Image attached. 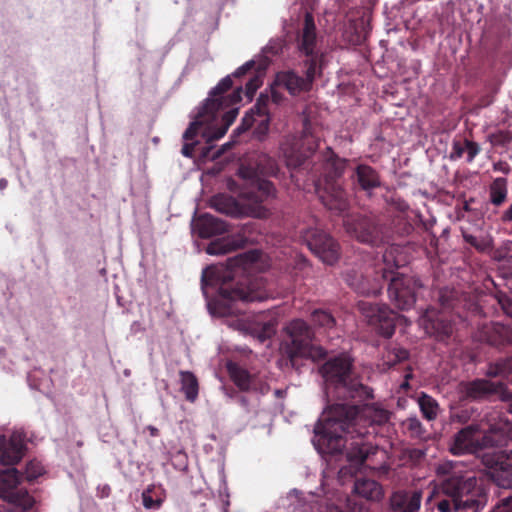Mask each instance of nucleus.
Listing matches in <instances>:
<instances>
[{"label": "nucleus", "mask_w": 512, "mask_h": 512, "mask_svg": "<svg viewBox=\"0 0 512 512\" xmlns=\"http://www.w3.org/2000/svg\"><path fill=\"white\" fill-rule=\"evenodd\" d=\"M319 371L326 384V394L333 401L315 427L319 442L326 446L327 452L336 454L346 447L350 437L353 441L347 448V460L362 465L377 453V445L369 438L389 421L390 413L368 404L374 398L373 390L360 381L347 354L330 358Z\"/></svg>", "instance_id": "nucleus-1"}, {"label": "nucleus", "mask_w": 512, "mask_h": 512, "mask_svg": "<svg viewBox=\"0 0 512 512\" xmlns=\"http://www.w3.org/2000/svg\"><path fill=\"white\" fill-rule=\"evenodd\" d=\"M319 143V138L305 129L300 137L289 135L283 139L281 155L290 171L305 172L327 209L344 212L348 208V200L339 179L345 172L347 160L327 147L317 156L318 161H314Z\"/></svg>", "instance_id": "nucleus-2"}, {"label": "nucleus", "mask_w": 512, "mask_h": 512, "mask_svg": "<svg viewBox=\"0 0 512 512\" xmlns=\"http://www.w3.org/2000/svg\"><path fill=\"white\" fill-rule=\"evenodd\" d=\"M238 176L243 180L238 194L239 200L220 193L211 198L210 206L219 213L234 218H268L270 210L264 203L276 198L274 184L261 178L254 168L245 165L239 167Z\"/></svg>", "instance_id": "nucleus-3"}, {"label": "nucleus", "mask_w": 512, "mask_h": 512, "mask_svg": "<svg viewBox=\"0 0 512 512\" xmlns=\"http://www.w3.org/2000/svg\"><path fill=\"white\" fill-rule=\"evenodd\" d=\"M397 247H389L383 253V267L381 272L383 282H388V295L394 305L400 310H409L416 302L417 291L422 287L420 280L395 272V269L404 265V260L396 256Z\"/></svg>", "instance_id": "nucleus-4"}, {"label": "nucleus", "mask_w": 512, "mask_h": 512, "mask_svg": "<svg viewBox=\"0 0 512 512\" xmlns=\"http://www.w3.org/2000/svg\"><path fill=\"white\" fill-rule=\"evenodd\" d=\"M233 279L231 270L207 267L202 273V286H214L220 284L218 304L223 308V314L241 313L242 309L238 303L258 302L264 299L263 295L254 291L243 283H237L235 286L229 284Z\"/></svg>", "instance_id": "nucleus-5"}, {"label": "nucleus", "mask_w": 512, "mask_h": 512, "mask_svg": "<svg viewBox=\"0 0 512 512\" xmlns=\"http://www.w3.org/2000/svg\"><path fill=\"white\" fill-rule=\"evenodd\" d=\"M285 331L290 340L286 347V354L292 366L296 365L298 358L317 361L326 357V350L313 343L314 331L304 320L294 319L290 321Z\"/></svg>", "instance_id": "nucleus-6"}, {"label": "nucleus", "mask_w": 512, "mask_h": 512, "mask_svg": "<svg viewBox=\"0 0 512 512\" xmlns=\"http://www.w3.org/2000/svg\"><path fill=\"white\" fill-rule=\"evenodd\" d=\"M304 76L299 75L294 69L282 70L276 73L274 85L285 89L291 96H298L312 89L316 74L322 73V67L318 66L316 58H307L303 61Z\"/></svg>", "instance_id": "nucleus-7"}, {"label": "nucleus", "mask_w": 512, "mask_h": 512, "mask_svg": "<svg viewBox=\"0 0 512 512\" xmlns=\"http://www.w3.org/2000/svg\"><path fill=\"white\" fill-rule=\"evenodd\" d=\"M484 433L483 444L494 445L495 442L487 435H500L501 430L497 427H490L487 433L480 424H470L460 431H458L450 445V452L454 455H462L467 453H474L481 445L479 443L478 435Z\"/></svg>", "instance_id": "nucleus-8"}, {"label": "nucleus", "mask_w": 512, "mask_h": 512, "mask_svg": "<svg viewBox=\"0 0 512 512\" xmlns=\"http://www.w3.org/2000/svg\"><path fill=\"white\" fill-rule=\"evenodd\" d=\"M303 241L319 259L328 264H335L340 256L338 243L324 231L318 228H308L301 231Z\"/></svg>", "instance_id": "nucleus-9"}, {"label": "nucleus", "mask_w": 512, "mask_h": 512, "mask_svg": "<svg viewBox=\"0 0 512 512\" xmlns=\"http://www.w3.org/2000/svg\"><path fill=\"white\" fill-rule=\"evenodd\" d=\"M303 241L319 259L328 264H335L340 256L338 243L324 231L318 228H308L301 231Z\"/></svg>", "instance_id": "nucleus-10"}, {"label": "nucleus", "mask_w": 512, "mask_h": 512, "mask_svg": "<svg viewBox=\"0 0 512 512\" xmlns=\"http://www.w3.org/2000/svg\"><path fill=\"white\" fill-rule=\"evenodd\" d=\"M358 308L367 320L383 337L390 338L395 332L398 314L386 305L360 301Z\"/></svg>", "instance_id": "nucleus-11"}, {"label": "nucleus", "mask_w": 512, "mask_h": 512, "mask_svg": "<svg viewBox=\"0 0 512 512\" xmlns=\"http://www.w3.org/2000/svg\"><path fill=\"white\" fill-rule=\"evenodd\" d=\"M344 226L347 233L359 242L374 246L383 240L382 229L373 217L349 215L344 220Z\"/></svg>", "instance_id": "nucleus-12"}, {"label": "nucleus", "mask_w": 512, "mask_h": 512, "mask_svg": "<svg viewBox=\"0 0 512 512\" xmlns=\"http://www.w3.org/2000/svg\"><path fill=\"white\" fill-rule=\"evenodd\" d=\"M233 81L231 76L224 77L209 93V98L203 106V115L215 116L217 112L242 100V88L238 87L228 97L224 96L231 89Z\"/></svg>", "instance_id": "nucleus-13"}, {"label": "nucleus", "mask_w": 512, "mask_h": 512, "mask_svg": "<svg viewBox=\"0 0 512 512\" xmlns=\"http://www.w3.org/2000/svg\"><path fill=\"white\" fill-rule=\"evenodd\" d=\"M21 475L15 468L0 471V497L10 503L31 506V498L25 489L19 488Z\"/></svg>", "instance_id": "nucleus-14"}, {"label": "nucleus", "mask_w": 512, "mask_h": 512, "mask_svg": "<svg viewBox=\"0 0 512 512\" xmlns=\"http://www.w3.org/2000/svg\"><path fill=\"white\" fill-rule=\"evenodd\" d=\"M275 115L266 109H256V103L245 113L241 124L234 130V134H240L253 128L254 137L263 141L270 130V122Z\"/></svg>", "instance_id": "nucleus-15"}, {"label": "nucleus", "mask_w": 512, "mask_h": 512, "mask_svg": "<svg viewBox=\"0 0 512 512\" xmlns=\"http://www.w3.org/2000/svg\"><path fill=\"white\" fill-rule=\"evenodd\" d=\"M381 267H383V260L376 264L372 280L356 270L347 271L345 282L359 294L376 296L382 289L381 272L377 273V270L379 271Z\"/></svg>", "instance_id": "nucleus-16"}, {"label": "nucleus", "mask_w": 512, "mask_h": 512, "mask_svg": "<svg viewBox=\"0 0 512 512\" xmlns=\"http://www.w3.org/2000/svg\"><path fill=\"white\" fill-rule=\"evenodd\" d=\"M420 325L427 334L441 341L449 338L453 331L452 323L446 313L434 308H429L424 312L420 318Z\"/></svg>", "instance_id": "nucleus-17"}, {"label": "nucleus", "mask_w": 512, "mask_h": 512, "mask_svg": "<svg viewBox=\"0 0 512 512\" xmlns=\"http://www.w3.org/2000/svg\"><path fill=\"white\" fill-rule=\"evenodd\" d=\"M479 340L491 346H512V325L502 323L485 324L479 331Z\"/></svg>", "instance_id": "nucleus-18"}, {"label": "nucleus", "mask_w": 512, "mask_h": 512, "mask_svg": "<svg viewBox=\"0 0 512 512\" xmlns=\"http://www.w3.org/2000/svg\"><path fill=\"white\" fill-rule=\"evenodd\" d=\"M317 34L314 18L311 14L307 13L304 18L303 28L297 37V48L308 58L318 57L314 55V49L316 47ZM318 66H321L318 63Z\"/></svg>", "instance_id": "nucleus-19"}, {"label": "nucleus", "mask_w": 512, "mask_h": 512, "mask_svg": "<svg viewBox=\"0 0 512 512\" xmlns=\"http://www.w3.org/2000/svg\"><path fill=\"white\" fill-rule=\"evenodd\" d=\"M421 499L419 491H396L390 497V509L392 512H418Z\"/></svg>", "instance_id": "nucleus-20"}, {"label": "nucleus", "mask_w": 512, "mask_h": 512, "mask_svg": "<svg viewBox=\"0 0 512 512\" xmlns=\"http://www.w3.org/2000/svg\"><path fill=\"white\" fill-rule=\"evenodd\" d=\"M503 388L501 382H492L487 379H475L463 385L465 396L472 400H480L499 393Z\"/></svg>", "instance_id": "nucleus-21"}, {"label": "nucleus", "mask_w": 512, "mask_h": 512, "mask_svg": "<svg viewBox=\"0 0 512 512\" xmlns=\"http://www.w3.org/2000/svg\"><path fill=\"white\" fill-rule=\"evenodd\" d=\"M196 228L200 238L207 239L228 231V224L211 214L204 213L196 221Z\"/></svg>", "instance_id": "nucleus-22"}, {"label": "nucleus", "mask_w": 512, "mask_h": 512, "mask_svg": "<svg viewBox=\"0 0 512 512\" xmlns=\"http://www.w3.org/2000/svg\"><path fill=\"white\" fill-rule=\"evenodd\" d=\"M227 372L232 382L243 392L256 391L258 389L257 378L248 370L235 362H228Z\"/></svg>", "instance_id": "nucleus-23"}, {"label": "nucleus", "mask_w": 512, "mask_h": 512, "mask_svg": "<svg viewBox=\"0 0 512 512\" xmlns=\"http://www.w3.org/2000/svg\"><path fill=\"white\" fill-rule=\"evenodd\" d=\"M25 445L22 440L16 436H12L9 441L0 440V462L3 465H15L23 457Z\"/></svg>", "instance_id": "nucleus-24"}, {"label": "nucleus", "mask_w": 512, "mask_h": 512, "mask_svg": "<svg viewBox=\"0 0 512 512\" xmlns=\"http://www.w3.org/2000/svg\"><path fill=\"white\" fill-rule=\"evenodd\" d=\"M355 178L362 190L369 191L380 187V175L373 167L359 164L355 168Z\"/></svg>", "instance_id": "nucleus-25"}, {"label": "nucleus", "mask_w": 512, "mask_h": 512, "mask_svg": "<svg viewBox=\"0 0 512 512\" xmlns=\"http://www.w3.org/2000/svg\"><path fill=\"white\" fill-rule=\"evenodd\" d=\"M491 478L501 488H512V461L507 456L492 468Z\"/></svg>", "instance_id": "nucleus-26"}, {"label": "nucleus", "mask_w": 512, "mask_h": 512, "mask_svg": "<svg viewBox=\"0 0 512 512\" xmlns=\"http://www.w3.org/2000/svg\"><path fill=\"white\" fill-rule=\"evenodd\" d=\"M354 492L358 496L370 501H378L383 496L381 485L375 480L366 478H360L355 481Z\"/></svg>", "instance_id": "nucleus-27"}, {"label": "nucleus", "mask_w": 512, "mask_h": 512, "mask_svg": "<svg viewBox=\"0 0 512 512\" xmlns=\"http://www.w3.org/2000/svg\"><path fill=\"white\" fill-rule=\"evenodd\" d=\"M489 203L498 208L504 205L508 198V180L497 177L488 186Z\"/></svg>", "instance_id": "nucleus-28"}, {"label": "nucleus", "mask_w": 512, "mask_h": 512, "mask_svg": "<svg viewBox=\"0 0 512 512\" xmlns=\"http://www.w3.org/2000/svg\"><path fill=\"white\" fill-rule=\"evenodd\" d=\"M275 87L276 86L274 84L271 86L270 94L260 93L255 102L256 109H266L272 114L276 115L277 109L286 101V97L283 95V93L277 91Z\"/></svg>", "instance_id": "nucleus-29"}, {"label": "nucleus", "mask_w": 512, "mask_h": 512, "mask_svg": "<svg viewBox=\"0 0 512 512\" xmlns=\"http://www.w3.org/2000/svg\"><path fill=\"white\" fill-rule=\"evenodd\" d=\"M165 498L166 495L164 491L162 489H156L154 485H149L142 492V502L146 509H159Z\"/></svg>", "instance_id": "nucleus-30"}, {"label": "nucleus", "mask_w": 512, "mask_h": 512, "mask_svg": "<svg viewBox=\"0 0 512 512\" xmlns=\"http://www.w3.org/2000/svg\"><path fill=\"white\" fill-rule=\"evenodd\" d=\"M180 374L182 384L181 390L188 401L194 402L198 396V380L190 371H182Z\"/></svg>", "instance_id": "nucleus-31"}, {"label": "nucleus", "mask_w": 512, "mask_h": 512, "mask_svg": "<svg viewBox=\"0 0 512 512\" xmlns=\"http://www.w3.org/2000/svg\"><path fill=\"white\" fill-rule=\"evenodd\" d=\"M311 322L318 330L329 331L336 325L334 316L326 310L316 309L311 313Z\"/></svg>", "instance_id": "nucleus-32"}, {"label": "nucleus", "mask_w": 512, "mask_h": 512, "mask_svg": "<svg viewBox=\"0 0 512 512\" xmlns=\"http://www.w3.org/2000/svg\"><path fill=\"white\" fill-rule=\"evenodd\" d=\"M408 357V350L397 346H389L383 355V365L390 369L398 363L406 361Z\"/></svg>", "instance_id": "nucleus-33"}, {"label": "nucleus", "mask_w": 512, "mask_h": 512, "mask_svg": "<svg viewBox=\"0 0 512 512\" xmlns=\"http://www.w3.org/2000/svg\"><path fill=\"white\" fill-rule=\"evenodd\" d=\"M277 321L275 319L268 320L263 323H257L252 328V335L260 342H264L272 338L276 333Z\"/></svg>", "instance_id": "nucleus-34"}, {"label": "nucleus", "mask_w": 512, "mask_h": 512, "mask_svg": "<svg viewBox=\"0 0 512 512\" xmlns=\"http://www.w3.org/2000/svg\"><path fill=\"white\" fill-rule=\"evenodd\" d=\"M486 374L488 377H508L512 374V357L500 359L494 364H491Z\"/></svg>", "instance_id": "nucleus-35"}, {"label": "nucleus", "mask_w": 512, "mask_h": 512, "mask_svg": "<svg viewBox=\"0 0 512 512\" xmlns=\"http://www.w3.org/2000/svg\"><path fill=\"white\" fill-rule=\"evenodd\" d=\"M420 410L427 420L436 419L439 412V405L437 401L427 394H422L419 397Z\"/></svg>", "instance_id": "nucleus-36"}, {"label": "nucleus", "mask_w": 512, "mask_h": 512, "mask_svg": "<svg viewBox=\"0 0 512 512\" xmlns=\"http://www.w3.org/2000/svg\"><path fill=\"white\" fill-rule=\"evenodd\" d=\"M464 241L479 252H484L491 247V241L487 237H477L467 231H462Z\"/></svg>", "instance_id": "nucleus-37"}, {"label": "nucleus", "mask_w": 512, "mask_h": 512, "mask_svg": "<svg viewBox=\"0 0 512 512\" xmlns=\"http://www.w3.org/2000/svg\"><path fill=\"white\" fill-rule=\"evenodd\" d=\"M234 246L225 239H217L209 243L206 252L210 255H224L231 252Z\"/></svg>", "instance_id": "nucleus-38"}, {"label": "nucleus", "mask_w": 512, "mask_h": 512, "mask_svg": "<svg viewBox=\"0 0 512 512\" xmlns=\"http://www.w3.org/2000/svg\"><path fill=\"white\" fill-rule=\"evenodd\" d=\"M404 425L412 437L422 438L423 435L425 434V429L422 423L416 417L408 418L405 421Z\"/></svg>", "instance_id": "nucleus-39"}, {"label": "nucleus", "mask_w": 512, "mask_h": 512, "mask_svg": "<svg viewBox=\"0 0 512 512\" xmlns=\"http://www.w3.org/2000/svg\"><path fill=\"white\" fill-rule=\"evenodd\" d=\"M489 141L493 146H506L512 141V135L509 131H498L489 135Z\"/></svg>", "instance_id": "nucleus-40"}, {"label": "nucleus", "mask_w": 512, "mask_h": 512, "mask_svg": "<svg viewBox=\"0 0 512 512\" xmlns=\"http://www.w3.org/2000/svg\"><path fill=\"white\" fill-rule=\"evenodd\" d=\"M43 472H44V468L39 462L30 461L26 465L25 478L28 481H32V480L38 478L39 476H41L43 474Z\"/></svg>", "instance_id": "nucleus-41"}, {"label": "nucleus", "mask_w": 512, "mask_h": 512, "mask_svg": "<svg viewBox=\"0 0 512 512\" xmlns=\"http://www.w3.org/2000/svg\"><path fill=\"white\" fill-rule=\"evenodd\" d=\"M466 138L465 139H454L452 142V150L450 153V159L451 160H457L462 158L464 155L466 148Z\"/></svg>", "instance_id": "nucleus-42"}, {"label": "nucleus", "mask_w": 512, "mask_h": 512, "mask_svg": "<svg viewBox=\"0 0 512 512\" xmlns=\"http://www.w3.org/2000/svg\"><path fill=\"white\" fill-rule=\"evenodd\" d=\"M465 148H466L465 152L467 153V162L468 163L473 162L475 157L481 151L480 145L478 143L474 142V141L469 140V139L466 140Z\"/></svg>", "instance_id": "nucleus-43"}, {"label": "nucleus", "mask_w": 512, "mask_h": 512, "mask_svg": "<svg viewBox=\"0 0 512 512\" xmlns=\"http://www.w3.org/2000/svg\"><path fill=\"white\" fill-rule=\"evenodd\" d=\"M201 125L200 121L191 122L183 134V139L186 141L193 140L197 136Z\"/></svg>", "instance_id": "nucleus-44"}, {"label": "nucleus", "mask_w": 512, "mask_h": 512, "mask_svg": "<svg viewBox=\"0 0 512 512\" xmlns=\"http://www.w3.org/2000/svg\"><path fill=\"white\" fill-rule=\"evenodd\" d=\"M491 512H512V495L502 499Z\"/></svg>", "instance_id": "nucleus-45"}, {"label": "nucleus", "mask_w": 512, "mask_h": 512, "mask_svg": "<svg viewBox=\"0 0 512 512\" xmlns=\"http://www.w3.org/2000/svg\"><path fill=\"white\" fill-rule=\"evenodd\" d=\"M238 115V108H231L226 111L222 116V124L227 127H230L232 123L235 121Z\"/></svg>", "instance_id": "nucleus-46"}, {"label": "nucleus", "mask_w": 512, "mask_h": 512, "mask_svg": "<svg viewBox=\"0 0 512 512\" xmlns=\"http://www.w3.org/2000/svg\"><path fill=\"white\" fill-rule=\"evenodd\" d=\"M254 65H255L254 61L246 62L245 64H243L242 66H240L239 68H237L235 70V72L233 73V76L234 77L244 76L248 71H250L254 67Z\"/></svg>", "instance_id": "nucleus-47"}, {"label": "nucleus", "mask_w": 512, "mask_h": 512, "mask_svg": "<svg viewBox=\"0 0 512 512\" xmlns=\"http://www.w3.org/2000/svg\"><path fill=\"white\" fill-rule=\"evenodd\" d=\"M197 144H198V142L185 143L182 146V149H181L182 155L187 157V158H192L193 155H194V150H195V147H196Z\"/></svg>", "instance_id": "nucleus-48"}, {"label": "nucleus", "mask_w": 512, "mask_h": 512, "mask_svg": "<svg viewBox=\"0 0 512 512\" xmlns=\"http://www.w3.org/2000/svg\"><path fill=\"white\" fill-rule=\"evenodd\" d=\"M493 170L507 175L510 173L511 168L506 161H498L493 164Z\"/></svg>", "instance_id": "nucleus-49"}, {"label": "nucleus", "mask_w": 512, "mask_h": 512, "mask_svg": "<svg viewBox=\"0 0 512 512\" xmlns=\"http://www.w3.org/2000/svg\"><path fill=\"white\" fill-rule=\"evenodd\" d=\"M259 86V83H258V79L257 78H253V79H250L247 83H246V94L248 97H252L253 94L256 92L257 88Z\"/></svg>", "instance_id": "nucleus-50"}, {"label": "nucleus", "mask_w": 512, "mask_h": 512, "mask_svg": "<svg viewBox=\"0 0 512 512\" xmlns=\"http://www.w3.org/2000/svg\"><path fill=\"white\" fill-rule=\"evenodd\" d=\"M229 127L225 126L224 124H221L220 127L216 128L213 133L209 136V140H218L222 138Z\"/></svg>", "instance_id": "nucleus-51"}, {"label": "nucleus", "mask_w": 512, "mask_h": 512, "mask_svg": "<svg viewBox=\"0 0 512 512\" xmlns=\"http://www.w3.org/2000/svg\"><path fill=\"white\" fill-rule=\"evenodd\" d=\"M452 507L454 508L453 500L452 499H451V501H449V500H441L437 504V508H438V510L440 512H450Z\"/></svg>", "instance_id": "nucleus-52"}, {"label": "nucleus", "mask_w": 512, "mask_h": 512, "mask_svg": "<svg viewBox=\"0 0 512 512\" xmlns=\"http://www.w3.org/2000/svg\"><path fill=\"white\" fill-rule=\"evenodd\" d=\"M500 221L504 224L512 223V204L501 213Z\"/></svg>", "instance_id": "nucleus-53"}, {"label": "nucleus", "mask_w": 512, "mask_h": 512, "mask_svg": "<svg viewBox=\"0 0 512 512\" xmlns=\"http://www.w3.org/2000/svg\"><path fill=\"white\" fill-rule=\"evenodd\" d=\"M146 430L149 432V435L151 437H157L159 435V430L158 428H156L155 426L153 425H148L146 427Z\"/></svg>", "instance_id": "nucleus-54"}, {"label": "nucleus", "mask_w": 512, "mask_h": 512, "mask_svg": "<svg viewBox=\"0 0 512 512\" xmlns=\"http://www.w3.org/2000/svg\"><path fill=\"white\" fill-rule=\"evenodd\" d=\"M440 301H441V305L444 307V308H447V307H450L451 304L450 302L448 301V299L445 297V294L444 292L441 291L440 293Z\"/></svg>", "instance_id": "nucleus-55"}, {"label": "nucleus", "mask_w": 512, "mask_h": 512, "mask_svg": "<svg viewBox=\"0 0 512 512\" xmlns=\"http://www.w3.org/2000/svg\"><path fill=\"white\" fill-rule=\"evenodd\" d=\"M424 456V453L421 451V450H418V449H414L412 450L411 452V457H415V458H421Z\"/></svg>", "instance_id": "nucleus-56"}, {"label": "nucleus", "mask_w": 512, "mask_h": 512, "mask_svg": "<svg viewBox=\"0 0 512 512\" xmlns=\"http://www.w3.org/2000/svg\"><path fill=\"white\" fill-rule=\"evenodd\" d=\"M7 185H8V181L4 178H1L0 179V190L2 191L4 189H6Z\"/></svg>", "instance_id": "nucleus-57"}, {"label": "nucleus", "mask_w": 512, "mask_h": 512, "mask_svg": "<svg viewBox=\"0 0 512 512\" xmlns=\"http://www.w3.org/2000/svg\"><path fill=\"white\" fill-rule=\"evenodd\" d=\"M239 401H240V402H241V404H242L243 406H245V407L248 405V402H247V400H246V398H245L244 396H241V397H240V399H239Z\"/></svg>", "instance_id": "nucleus-58"}, {"label": "nucleus", "mask_w": 512, "mask_h": 512, "mask_svg": "<svg viewBox=\"0 0 512 512\" xmlns=\"http://www.w3.org/2000/svg\"><path fill=\"white\" fill-rule=\"evenodd\" d=\"M245 257L246 258H250L251 261H254V253H251V254H245Z\"/></svg>", "instance_id": "nucleus-59"}, {"label": "nucleus", "mask_w": 512, "mask_h": 512, "mask_svg": "<svg viewBox=\"0 0 512 512\" xmlns=\"http://www.w3.org/2000/svg\"><path fill=\"white\" fill-rule=\"evenodd\" d=\"M270 162V165H271V172L274 173V166H275V163L271 160H269Z\"/></svg>", "instance_id": "nucleus-60"}, {"label": "nucleus", "mask_w": 512, "mask_h": 512, "mask_svg": "<svg viewBox=\"0 0 512 512\" xmlns=\"http://www.w3.org/2000/svg\"><path fill=\"white\" fill-rule=\"evenodd\" d=\"M507 457L512 461V451L507 454Z\"/></svg>", "instance_id": "nucleus-61"}, {"label": "nucleus", "mask_w": 512, "mask_h": 512, "mask_svg": "<svg viewBox=\"0 0 512 512\" xmlns=\"http://www.w3.org/2000/svg\"><path fill=\"white\" fill-rule=\"evenodd\" d=\"M0 509L4 510L5 512H9V511H8V509H7V508H5V507H3V506H2V507H0Z\"/></svg>", "instance_id": "nucleus-62"}, {"label": "nucleus", "mask_w": 512, "mask_h": 512, "mask_svg": "<svg viewBox=\"0 0 512 512\" xmlns=\"http://www.w3.org/2000/svg\"><path fill=\"white\" fill-rule=\"evenodd\" d=\"M0 512H5L4 510L0 509Z\"/></svg>", "instance_id": "nucleus-63"}]
</instances>
